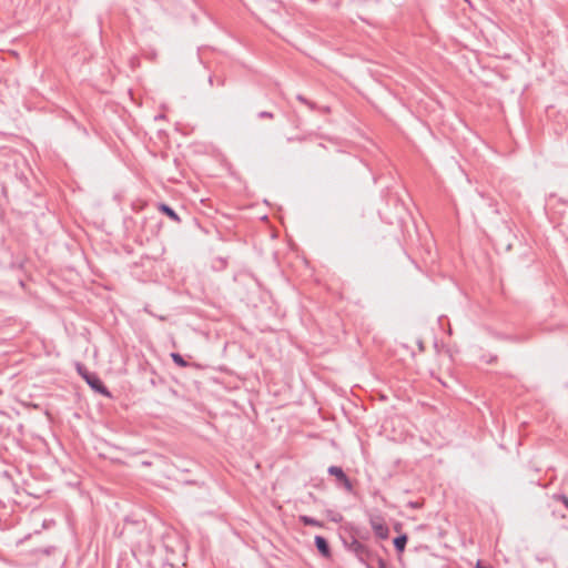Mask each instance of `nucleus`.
<instances>
[{"label":"nucleus","mask_w":568,"mask_h":568,"mask_svg":"<svg viewBox=\"0 0 568 568\" xmlns=\"http://www.w3.org/2000/svg\"><path fill=\"white\" fill-rule=\"evenodd\" d=\"M301 520L305 524V525H312V526H320L318 521L313 519V518H310L307 516H302L301 517Z\"/></svg>","instance_id":"nucleus-8"},{"label":"nucleus","mask_w":568,"mask_h":568,"mask_svg":"<svg viewBox=\"0 0 568 568\" xmlns=\"http://www.w3.org/2000/svg\"><path fill=\"white\" fill-rule=\"evenodd\" d=\"M476 568H490V567H485V566H481L480 562L477 564Z\"/></svg>","instance_id":"nucleus-11"},{"label":"nucleus","mask_w":568,"mask_h":568,"mask_svg":"<svg viewBox=\"0 0 568 568\" xmlns=\"http://www.w3.org/2000/svg\"><path fill=\"white\" fill-rule=\"evenodd\" d=\"M263 115H265V118H272V114L267 112L263 113Z\"/></svg>","instance_id":"nucleus-12"},{"label":"nucleus","mask_w":568,"mask_h":568,"mask_svg":"<svg viewBox=\"0 0 568 568\" xmlns=\"http://www.w3.org/2000/svg\"><path fill=\"white\" fill-rule=\"evenodd\" d=\"M406 542H407L406 535L398 536L394 539V546L397 549V551H399V552L404 551Z\"/></svg>","instance_id":"nucleus-4"},{"label":"nucleus","mask_w":568,"mask_h":568,"mask_svg":"<svg viewBox=\"0 0 568 568\" xmlns=\"http://www.w3.org/2000/svg\"><path fill=\"white\" fill-rule=\"evenodd\" d=\"M339 481H341V483H343L344 487H345L348 491H351V490H352V484H351V481H349V479L347 478V476H346V475H345V476H344V478H342Z\"/></svg>","instance_id":"nucleus-9"},{"label":"nucleus","mask_w":568,"mask_h":568,"mask_svg":"<svg viewBox=\"0 0 568 568\" xmlns=\"http://www.w3.org/2000/svg\"><path fill=\"white\" fill-rule=\"evenodd\" d=\"M369 524L375 532V535L379 539H387L389 535V529L384 520V518L379 515H371L369 516Z\"/></svg>","instance_id":"nucleus-2"},{"label":"nucleus","mask_w":568,"mask_h":568,"mask_svg":"<svg viewBox=\"0 0 568 568\" xmlns=\"http://www.w3.org/2000/svg\"><path fill=\"white\" fill-rule=\"evenodd\" d=\"M160 210L165 213L169 217H171L173 221H180L179 216L176 215V213L168 205L165 204H161L160 205Z\"/></svg>","instance_id":"nucleus-5"},{"label":"nucleus","mask_w":568,"mask_h":568,"mask_svg":"<svg viewBox=\"0 0 568 568\" xmlns=\"http://www.w3.org/2000/svg\"><path fill=\"white\" fill-rule=\"evenodd\" d=\"M559 500L562 501V504L568 508V498L564 495L558 497Z\"/></svg>","instance_id":"nucleus-10"},{"label":"nucleus","mask_w":568,"mask_h":568,"mask_svg":"<svg viewBox=\"0 0 568 568\" xmlns=\"http://www.w3.org/2000/svg\"><path fill=\"white\" fill-rule=\"evenodd\" d=\"M78 371L79 373L81 374V376L85 379V382L98 393L102 394V395H105V396H110V393L109 390L106 389V387L103 385V383L101 382V379L94 375V374H91L89 372H87L85 369H82V367H78Z\"/></svg>","instance_id":"nucleus-1"},{"label":"nucleus","mask_w":568,"mask_h":568,"mask_svg":"<svg viewBox=\"0 0 568 568\" xmlns=\"http://www.w3.org/2000/svg\"><path fill=\"white\" fill-rule=\"evenodd\" d=\"M328 473L331 475L335 476L338 480H341L345 476L343 469L341 467H337V466H331L328 468Z\"/></svg>","instance_id":"nucleus-6"},{"label":"nucleus","mask_w":568,"mask_h":568,"mask_svg":"<svg viewBox=\"0 0 568 568\" xmlns=\"http://www.w3.org/2000/svg\"><path fill=\"white\" fill-rule=\"evenodd\" d=\"M315 545H316L318 551L324 557H329V555H331L329 547H328V544H327V541H326V539L324 537L316 536L315 537Z\"/></svg>","instance_id":"nucleus-3"},{"label":"nucleus","mask_w":568,"mask_h":568,"mask_svg":"<svg viewBox=\"0 0 568 568\" xmlns=\"http://www.w3.org/2000/svg\"><path fill=\"white\" fill-rule=\"evenodd\" d=\"M171 358L180 367H186L187 366L186 361L179 353H172L171 354Z\"/></svg>","instance_id":"nucleus-7"}]
</instances>
